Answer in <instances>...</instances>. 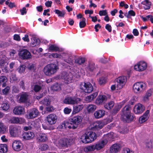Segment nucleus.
Instances as JSON below:
<instances>
[{
  "instance_id": "nucleus-1",
  "label": "nucleus",
  "mask_w": 153,
  "mask_h": 153,
  "mask_svg": "<svg viewBox=\"0 0 153 153\" xmlns=\"http://www.w3.org/2000/svg\"><path fill=\"white\" fill-rule=\"evenodd\" d=\"M121 119L124 122L129 123L134 119V115L131 113L130 105L126 106L121 110Z\"/></svg>"
},
{
  "instance_id": "nucleus-2",
  "label": "nucleus",
  "mask_w": 153,
  "mask_h": 153,
  "mask_svg": "<svg viewBox=\"0 0 153 153\" xmlns=\"http://www.w3.org/2000/svg\"><path fill=\"white\" fill-rule=\"evenodd\" d=\"M97 137L95 133L90 131L83 134L80 138L81 141L83 143H87L94 141Z\"/></svg>"
},
{
  "instance_id": "nucleus-3",
  "label": "nucleus",
  "mask_w": 153,
  "mask_h": 153,
  "mask_svg": "<svg viewBox=\"0 0 153 153\" xmlns=\"http://www.w3.org/2000/svg\"><path fill=\"white\" fill-rule=\"evenodd\" d=\"M58 69V67L56 65L51 64L45 66L43 71L45 75L50 76L56 73Z\"/></svg>"
},
{
  "instance_id": "nucleus-4",
  "label": "nucleus",
  "mask_w": 153,
  "mask_h": 153,
  "mask_svg": "<svg viewBox=\"0 0 153 153\" xmlns=\"http://www.w3.org/2000/svg\"><path fill=\"white\" fill-rule=\"evenodd\" d=\"M79 88L82 92L90 93L93 90V86L90 82H84L81 83Z\"/></svg>"
},
{
  "instance_id": "nucleus-5",
  "label": "nucleus",
  "mask_w": 153,
  "mask_h": 153,
  "mask_svg": "<svg viewBox=\"0 0 153 153\" xmlns=\"http://www.w3.org/2000/svg\"><path fill=\"white\" fill-rule=\"evenodd\" d=\"M81 101V99L79 98H76L71 97H66L63 100L64 104L68 105H74L77 104Z\"/></svg>"
},
{
  "instance_id": "nucleus-6",
  "label": "nucleus",
  "mask_w": 153,
  "mask_h": 153,
  "mask_svg": "<svg viewBox=\"0 0 153 153\" xmlns=\"http://www.w3.org/2000/svg\"><path fill=\"white\" fill-rule=\"evenodd\" d=\"M73 74L71 72H63L62 73L61 77L64 80L65 83H68L72 82L73 81Z\"/></svg>"
},
{
  "instance_id": "nucleus-7",
  "label": "nucleus",
  "mask_w": 153,
  "mask_h": 153,
  "mask_svg": "<svg viewBox=\"0 0 153 153\" xmlns=\"http://www.w3.org/2000/svg\"><path fill=\"white\" fill-rule=\"evenodd\" d=\"M19 57L22 59H28L31 57V55L30 52L27 49H22L18 53Z\"/></svg>"
},
{
  "instance_id": "nucleus-8",
  "label": "nucleus",
  "mask_w": 153,
  "mask_h": 153,
  "mask_svg": "<svg viewBox=\"0 0 153 153\" xmlns=\"http://www.w3.org/2000/svg\"><path fill=\"white\" fill-rule=\"evenodd\" d=\"M126 78L125 76H121L115 79V83L117 85V90L121 89L125 84L126 81Z\"/></svg>"
},
{
  "instance_id": "nucleus-9",
  "label": "nucleus",
  "mask_w": 153,
  "mask_h": 153,
  "mask_svg": "<svg viewBox=\"0 0 153 153\" xmlns=\"http://www.w3.org/2000/svg\"><path fill=\"white\" fill-rule=\"evenodd\" d=\"M145 86L144 83L143 82H137L133 85V91L135 93H140L143 91V88Z\"/></svg>"
},
{
  "instance_id": "nucleus-10",
  "label": "nucleus",
  "mask_w": 153,
  "mask_h": 153,
  "mask_svg": "<svg viewBox=\"0 0 153 153\" xmlns=\"http://www.w3.org/2000/svg\"><path fill=\"white\" fill-rule=\"evenodd\" d=\"M82 118L81 117L77 116L73 117L69 119V122L73 125L74 129L76 128L79 124H80L82 122Z\"/></svg>"
},
{
  "instance_id": "nucleus-11",
  "label": "nucleus",
  "mask_w": 153,
  "mask_h": 153,
  "mask_svg": "<svg viewBox=\"0 0 153 153\" xmlns=\"http://www.w3.org/2000/svg\"><path fill=\"white\" fill-rule=\"evenodd\" d=\"M38 114L39 111L38 110L35 108H33L28 111L26 115V117L27 119H33L36 117Z\"/></svg>"
},
{
  "instance_id": "nucleus-12",
  "label": "nucleus",
  "mask_w": 153,
  "mask_h": 153,
  "mask_svg": "<svg viewBox=\"0 0 153 153\" xmlns=\"http://www.w3.org/2000/svg\"><path fill=\"white\" fill-rule=\"evenodd\" d=\"M21 129L20 128L17 126L11 127L10 128V134L13 137H16L20 134Z\"/></svg>"
},
{
  "instance_id": "nucleus-13",
  "label": "nucleus",
  "mask_w": 153,
  "mask_h": 153,
  "mask_svg": "<svg viewBox=\"0 0 153 153\" xmlns=\"http://www.w3.org/2000/svg\"><path fill=\"white\" fill-rule=\"evenodd\" d=\"M12 148L15 151L19 152L22 149V144L19 140H15L13 143Z\"/></svg>"
},
{
  "instance_id": "nucleus-14",
  "label": "nucleus",
  "mask_w": 153,
  "mask_h": 153,
  "mask_svg": "<svg viewBox=\"0 0 153 153\" xmlns=\"http://www.w3.org/2000/svg\"><path fill=\"white\" fill-rule=\"evenodd\" d=\"M107 143V140L105 139L100 141L93 145L94 150H100L103 148Z\"/></svg>"
},
{
  "instance_id": "nucleus-15",
  "label": "nucleus",
  "mask_w": 153,
  "mask_h": 153,
  "mask_svg": "<svg viewBox=\"0 0 153 153\" xmlns=\"http://www.w3.org/2000/svg\"><path fill=\"white\" fill-rule=\"evenodd\" d=\"M146 64L144 62H140L134 66V69L137 71H142L146 68Z\"/></svg>"
},
{
  "instance_id": "nucleus-16",
  "label": "nucleus",
  "mask_w": 153,
  "mask_h": 153,
  "mask_svg": "<svg viewBox=\"0 0 153 153\" xmlns=\"http://www.w3.org/2000/svg\"><path fill=\"white\" fill-rule=\"evenodd\" d=\"M108 99L107 97L104 95H99L96 100V103L98 105H102L104 104Z\"/></svg>"
},
{
  "instance_id": "nucleus-17",
  "label": "nucleus",
  "mask_w": 153,
  "mask_h": 153,
  "mask_svg": "<svg viewBox=\"0 0 153 153\" xmlns=\"http://www.w3.org/2000/svg\"><path fill=\"white\" fill-rule=\"evenodd\" d=\"M145 110V107L142 104L138 103L135 105L134 108V111L135 114H141Z\"/></svg>"
},
{
  "instance_id": "nucleus-18",
  "label": "nucleus",
  "mask_w": 153,
  "mask_h": 153,
  "mask_svg": "<svg viewBox=\"0 0 153 153\" xmlns=\"http://www.w3.org/2000/svg\"><path fill=\"white\" fill-rule=\"evenodd\" d=\"M0 109L4 111H7L9 108L10 104L9 102L5 100L1 101L0 102Z\"/></svg>"
},
{
  "instance_id": "nucleus-19",
  "label": "nucleus",
  "mask_w": 153,
  "mask_h": 153,
  "mask_svg": "<svg viewBox=\"0 0 153 153\" xmlns=\"http://www.w3.org/2000/svg\"><path fill=\"white\" fill-rule=\"evenodd\" d=\"M9 122L11 123H19L22 124L25 122V119L22 118H19L17 117H13L9 120Z\"/></svg>"
},
{
  "instance_id": "nucleus-20",
  "label": "nucleus",
  "mask_w": 153,
  "mask_h": 153,
  "mask_svg": "<svg viewBox=\"0 0 153 153\" xmlns=\"http://www.w3.org/2000/svg\"><path fill=\"white\" fill-rule=\"evenodd\" d=\"M57 119L56 116L54 114H51L48 116L47 120L48 123L50 125L55 124Z\"/></svg>"
},
{
  "instance_id": "nucleus-21",
  "label": "nucleus",
  "mask_w": 153,
  "mask_h": 153,
  "mask_svg": "<svg viewBox=\"0 0 153 153\" xmlns=\"http://www.w3.org/2000/svg\"><path fill=\"white\" fill-rule=\"evenodd\" d=\"M25 112L24 108L21 106H17L13 110V113L16 115L23 114Z\"/></svg>"
},
{
  "instance_id": "nucleus-22",
  "label": "nucleus",
  "mask_w": 153,
  "mask_h": 153,
  "mask_svg": "<svg viewBox=\"0 0 153 153\" xmlns=\"http://www.w3.org/2000/svg\"><path fill=\"white\" fill-rule=\"evenodd\" d=\"M70 140L67 138H62L60 139L58 144L61 147L68 146L70 145Z\"/></svg>"
},
{
  "instance_id": "nucleus-23",
  "label": "nucleus",
  "mask_w": 153,
  "mask_h": 153,
  "mask_svg": "<svg viewBox=\"0 0 153 153\" xmlns=\"http://www.w3.org/2000/svg\"><path fill=\"white\" fill-rule=\"evenodd\" d=\"M120 146L119 144H114L110 148L111 153H117L120 150Z\"/></svg>"
},
{
  "instance_id": "nucleus-24",
  "label": "nucleus",
  "mask_w": 153,
  "mask_h": 153,
  "mask_svg": "<svg viewBox=\"0 0 153 153\" xmlns=\"http://www.w3.org/2000/svg\"><path fill=\"white\" fill-rule=\"evenodd\" d=\"M34 137V134L33 132L28 131L25 132L23 134V137L26 140H30L33 139Z\"/></svg>"
},
{
  "instance_id": "nucleus-25",
  "label": "nucleus",
  "mask_w": 153,
  "mask_h": 153,
  "mask_svg": "<svg viewBox=\"0 0 153 153\" xmlns=\"http://www.w3.org/2000/svg\"><path fill=\"white\" fill-rule=\"evenodd\" d=\"M149 111L147 110L144 114L140 117L139 119V122L140 123H143L146 121L149 118Z\"/></svg>"
},
{
  "instance_id": "nucleus-26",
  "label": "nucleus",
  "mask_w": 153,
  "mask_h": 153,
  "mask_svg": "<svg viewBox=\"0 0 153 153\" xmlns=\"http://www.w3.org/2000/svg\"><path fill=\"white\" fill-rule=\"evenodd\" d=\"M105 111L104 110H100L97 111L94 114V117L97 119L102 117L105 115Z\"/></svg>"
},
{
  "instance_id": "nucleus-27",
  "label": "nucleus",
  "mask_w": 153,
  "mask_h": 153,
  "mask_svg": "<svg viewBox=\"0 0 153 153\" xmlns=\"http://www.w3.org/2000/svg\"><path fill=\"white\" fill-rule=\"evenodd\" d=\"M37 139L39 142H44L47 140V136L45 133H40L37 136Z\"/></svg>"
},
{
  "instance_id": "nucleus-28",
  "label": "nucleus",
  "mask_w": 153,
  "mask_h": 153,
  "mask_svg": "<svg viewBox=\"0 0 153 153\" xmlns=\"http://www.w3.org/2000/svg\"><path fill=\"white\" fill-rule=\"evenodd\" d=\"M98 93L97 92L94 93L88 96L85 98V100L87 102H91L97 96Z\"/></svg>"
},
{
  "instance_id": "nucleus-29",
  "label": "nucleus",
  "mask_w": 153,
  "mask_h": 153,
  "mask_svg": "<svg viewBox=\"0 0 153 153\" xmlns=\"http://www.w3.org/2000/svg\"><path fill=\"white\" fill-rule=\"evenodd\" d=\"M84 106L83 105H77L74 106L72 113L76 114L78 113L83 108Z\"/></svg>"
},
{
  "instance_id": "nucleus-30",
  "label": "nucleus",
  "mask_w": 153,
  "mask_h": 153,
  "mask_svg": "<svg viewBox=\"0 0 153 153\" xmlns=\"http://www.w3.org/2000/svg\"><path fill=\"white\" fill-rule=\"evenodd\" d=\"M141 4L145 10H148L150 8L151 3L148 0H145L142 2Z\"/></svg>"
},
{
  "instance_id": "nucleus-31",
  "label": "nucleus",
  "mask_w": 153,
  "mask_h": 153,
  "mask_svg": "<svg viewBox=\"0 0 153 153\" xmlns=\"http://www.w3.org/2000/svg\"><path fill=\"white\" fill-rule=\"evenodd\" d=\"M7 81V78L5 76H0V86L2 85V87H5Z\"/></svg>"
},
{
  "instance_id": "nucleus-32",
  "label": "nucleus",
  "mask_w": 153,
  "mask_h": 153,
  "mask_svg": "<svg viewBox=\"0 0 153 153\" xmlns=\"http://www.w3.org/2000/svg\"><path fill=\"white\" fill-rule=\"evenodd\" d=\"M28 95L26 93L22 94L20 96L19 101L21 102H25L27 101Z\"/></svg>"
},
{
  "instance_id": "nucleus-33",
  "label": "nucleus",
  "mask_w": 153,
  "mask_h": 153,
  "mask_svg": "<svg viewBox=\"0 0 153 153\" xmlns=\"http://www.w3.org/2000/svg\"><path fill=\"white\" fill-rule=\"evenodd\" d=\"M62 128H68L69 129H75L74 128L73 125L71 123V122L69 123L68 122H65L62 123L61 125Z\"/></svg>"
},
{
  "instance_id": "nucleus-34",
  "label": "nucleus",
  "mask_w": 153,
  "mask_h": 153,
  "mask_svg": "<svg viewBox=\"0 0 153 153\" xmlns=\"http://www.w3.org/2000/svg\"><path fill=\"white\" fill-rule=\"evenodd\" d=\"M104 126V123L101 121H97L94 124V128L97 129L102 128Z\"/></svg>"
},
{
  "instance_id": "nucleus-35",
  "label": "nucleus",
  "mask_w": 153,
  "mask_h": 153,
  "mask_svg": "<svg viewBox=\"0 0 153 153\" xmlns=\"http://www.w3.org/2000/svg\"><path fill=\"white\" fill-rule=\"evenodd\" d=\"M64 61L70 65H73L72 56L68 54H66Z\"/></svg>"
},
{
  "instance_id": "nucleus-36",
  "label": "nucleus",
  "mask_w": 153,
  "mask_h": 153,
  "mask_svg": "<svg viewBox=\"0 0 153 153\" xmlns=\"http://www.w3.org/2000/svg\"><path fill=\"white\" fill-rule=\"evenodd\" d=\"M96 106L94 105H89L87 107V110L89 113L93 112L96 109Z\"/></svg>"
},
{
  "instance_id": "nucleus-37",
  "label": "nucleus",
  "mask_w": 153,
  "mask_h": 153,
  "mask_svg": "<svg viewBox=\"0 0 153 153\" xmlns=\"http://www.w3.org/2000/svg\"><path fill=\"white\" fill-rule=\"evenodd\" d=\"M114 102L113 101H111L105 104L104 105V107L105 109L107 110H110L114 106Z\"/></svg>"
},
{
  "instance_id": "nucleus-38",
  "label": "nucleus",
  "mask_w": 153,
  "mask_h": 153,
  "mask_svg": "<svg viewBox=\"0 0 153 153\" xmlns=\"http://www.w3.org/2000/svg\"><path fill=\"white\" fill-rule=\"evenodd\" d=\"M7 151V146L6 144H1L0 146V152L1 153H5Z\"/></svg>"
},
{
  "instance_id": "nucleus-39",
  "label": "nucleus",
  "mask_w": 153,
  "mask_h": 153,
  "mask_svg": "<svg viewBox=\"0 0 153 153\" xmlns=\"http://www.w3.org/2000/svg\"><path fill=\"white\" fill-rule=\"evenodd\" d=\"M141 18L145 22L148 21L149 20V18H150V21L152 23H153V16L151 15H148L145 17H141Z\"/></svg>"
},
{
  "instance_id": "nucleus-40",
  "label": "nucleus",
  "mask_w": 153,
  "mask_h": 153,
  "mask_svg": "<svg viewBox=\"0 0 153 153\" xmlns=\"http://www.w3.org/2000/svg\"><path fill=\"white\" fill-rule=\"evenodd\" d=\"M32 44L34 46L37 45L40 42V40L38 38L36 37H33L31 39Z\"/></svg>"
},
{
  "instance_id": "nucleus-41",
  "label": "nucleus",
  "mask_w": 153,
  "mask_h": 153,
  "mask_svg": "<svg viewBox=\"0 0 153 153\" xmlns=\"http://www.w3.org/2000/svg\"><path fill=\"white\" fill-rule=\"evenodd\" d=\"M54 11L57 14L59 17H63L65 13L64 11H61L58 10H55Z\"/></svg>"
},
{
  "instance_id": "nucleus-42",
  "label": "nucleus",
  "mask_w": 153,
  "mask_h": 153,
  "mask_svg": "<svg viewBox=\"0 0 153 153\" xmlns=\"http://www.w3.org/2000/svg\"><path fill=\"white\" fill-rule=\"evenodd\" d=\"M84 150L86 152H88L94 151L95 150L93 145H92L90 146L85 147L84 149Z\"/></svg>"
},
{
  "instance_id": "nucleus-43",
  "label": "nucleus",
  "mask_w": 153,
  "mask_h": 153,
  "mask_svg": "<svg viewBox=\"0 0 153 153\" xmlns=\"http://www.w3.org/2000/svg\"><path fill=\"white\" fill-rule=\"evenodd\" d=\"M51 89L54 91H57L60 90L61 87L59 84L56 83L51 87Z\"/></svg>"
},
{
  "instance_id": "nucleus-44",
  "label": "nucleus",
  "mask_w": 153,
  "mask_h": 153,
  "mask_svg": "<svg viewBox=\"0 0 153 153\" xmlns=\"http://www.w3.org/2000/svg\"><path fill=\"white\" fill-rule=\"evenodd\" d=\"M6 126L4 123L0 122V133L4 134L6 131Z\"/></svg>"
},
{
  "instance_id": "nucleus-45",
  "label": "nucleus",
  "mask_w": 153,
  "mask_h": 153,
  "mask_svg": "<svg viewBox=\"0 0 153 153\" xmlns=\"http://www.w3.org/2000/svg\"><path fill=\"white\" fill-rule=\"evenodd\" d=\"M75 61L76 63L79 64H81L85 62V58L81 57H78L75 59Z\"/></svg>"
},
{
  "instance_id": "nucleus-46",
  "label": "nucleus",
  "mask_w": 153,
  "mask_h": 153,
  "mask_svg": "<svg viewBox=\"0 0 153 153\" xmlns=\"http://www.w3.org/2000/svg\"><path fill=\"white\" fill-rule=\"evenodd\" d=\"M42 102L43 104L48 106L50 105L51 101L48 98H44Z\"/></svg>"
},
{
  "instance_id": "nucleus-47",
  "label": "nucleus",
  "mask_w": 153,
  "mask_h": 153,
  "mask_svg": "<svg viewBox=\"0 0 153 153\" xmlns=\"http://www.w3.org/2000/svg\"><path fill=\"white\" fill-rule=\"evenodd\" d=\"M86 19L84 18H82V19L81 21H80L79 23V26L80 28H82L84 27L86 25Z\"/></svg>"
},
{
  "instance_id": "nucleus-48",
  "label": "nucleus",
  "mask_w": 153,
  "mask_h": 153,
  "mask_svg": "<svg viewBox=\"0 0 153 153\" xmlns=\"http://www.w3.org/2000/svg\"><path fill=\"white\" fill-rule=\"evenodd\" d=\"M121 108V106L120 105H117L115 106L112 111L113 114H115L117 113Z\"/></svg>"
},
{
  "instance_id": "nucleus-49",
  "label": "nucleus",
  "mask_w": 153,
  "mask_h": 153,
  "mask_svg": "<svg viewBox=\"0 0 153 153\" xmlns=\"http://www.w3.org/2000/svg\"><path fill=\"white\" fill-rule=\"evenodd\" d=\"M95 68V64L93 63H91L89 64L87 67V69L91 71H93Z\"/></svg>"
},
{
  "instance_id": "nucleus-50",
  "label": "nucleus",
  "mask_w": 153,
  "mask_h": 153,
  "mask_svg": "<svg viewBox=\"0 0 153 153\" xmlns=\"http://www.w3.org/2000/svg\"><path fill=\"white\" fill-rule=\"evenodd\" d=\"M10 89V88L9 86H7L5 88L2 89V91L3 94L4 95H7L9 93Z\"/></svg>"
},
{
  "instance_id": "nucleus-51",
  "label": "nucleus",
  "mask_w": 153,
  "mask_h": 153,
  "mask_svg": "<svg viewBox=\"0 0 153 153\" xmlns=\"http://www.w3.org/2000/svg\"><path fill=\"white\" fill-rule=\"evenodd\" d=\"M51 51H59V48L57 46L54 45H51L49 48Z\"/></svg>"
},
{
  "instance_id": "nucleus-52",
  "label": "nucleus",
  "mask_w": 153,
  "mask_h": 153,
  "mask_svg": "<svg viewBox=\"0 0 153 153\" xmlns=\"http://www.w3.org/2000/svg\"><path fill=\"white\" fill-rule=\"evenodd\" d=\"M146 146L149 148H152L153 146V144L151 140H148L146 143Z\"/></svg>"
},
{
  "instance_id": "nucleus-53",
  "label": "nucleus",
  "mask_w": 153,
  "mask_h": 153,
  "mask_svg": "<svg viewBox=\"0 0 153 153\" xmlns=\"http://www.w3.org/2000/svg\"><path fill=\"white\" fill-rule=\"evenodd\" d=\"M25 69V68L24 65H21L18 68L17 70L19 73H22L24 71Z\"/></svg>"
},
{
  "instance_id": "nucleus-54",
  "label": "nucleus",
  "mask_w": 153,
  "mask_h": 153,
  "mask_svg": "<svg viewBox=\"0 0 153 153\" xmlns=\"http://www.w3.org/2000/svg\"><path fill=\"white\" fill-rule=\"evenodd\" d=\"M106 81V79L105 78L102 77L100 78L99 82L100 84L102 85L104 84Z\"/></svg>"
},
{
  "instance_id": "nucleus-55",
  "label": "nucleus",
  "mask_w": 153,
  "mask_h": 153,
  "mask_svg": "<svg viewBox=\"0 0 153 153\" xmlns=\"http://www.w3.org/2000/svg\"><path fill=\"white\" fill-rule=\"evenodd\" d=\"M29 126L31 129L36 127V124L35 121H31L29 123Z\"/></svg>"
},
{
  "instance_id": "nucleus-56",
  "label": "nucleus",
  "mask_w": 153,
  "mask_h": 153,
  "mask_svg": "<svg viewBox=\"0 0 153 153\" xmlns=\"http://www.w3.org/2000/svg\"><path fill=\"white\" fill-rule=\"evenodd\" d=\"M41 88L40 86L38 85H35L33 88V90L36 92L39 91Z\"/></svg>"
},
{
  "instance_id": "nucleus-57",
  "label": "nucleus",
  "mask_w": 153,
  "mask_h": 153,
  "mask_svg": "<svg viewBox=\"0 0 153 153\" xmlns=\"http://www.w3.org/2000/svg\"><path fill=\"white\" fill-rule=\"evenodd\" d=\"M71 111V109L68 107L65 108L64 110V112L65 114H69Z\"/></svg>"
},
{
  "instance_id": "nucleus-58",
  "label": "nucleus",
  "mask_w": 153,
  "mask_h": 153,
  "mask_svg": "<svg viewBox=\"0 0 153 153\" xmlns=\"http://www.w3.org/2000/svg\"><path fill=\"white\" fill-rule=\"evenodd\" d=\"M99 14L100 16H105L107 15L106 10H100L99 11Z\"/></svg>"
},
{
  "instance_id": "nucleus-59",
  "label": "nucleus",
  "mask_w": 153,
  "mask_h": 153,
  "mask_svg": "<svg viewBox=\"0 0 153 153\" xmlns=\"http://www.w3.org/2000/svg\"><path fill=\"white\" fill-rule=\"evenodd\" d=\"M12 91L13 92L16 93H18L19 90L18 87L16 86H13Z\"/></svg>"
},
{
  "instance_id": "nucleus-60",
  "label": "nucleus",
  "mask_w": 153,
  "mask_h": 153,
  "mask_svg": "<svg viewBox=\"0 0 153 153\" xmlns=\"http://www.w3.org/2000/svg\"><path fill=\"white\" fill-rule=\"evenodd\" d=\"M123 153H134L132 151H131L130 149L128 148H124L123 150Z\"/></svg>"
},
{
  "instance_id": "nucleus-61",
  "label": "nucleus",
  "mask_w": 153,
  "mask_h": 153,
  "mask_svg": "<svg viewBox=\"0 0 153 153\" xmlns=\"http://www.w3.org/2000/svg\"><path fill=\"white\" fill-rule=\"evenodd\" d=\"M41 150L42 151H45L46 150L48 147V145L46 144H43L41 145L40 147Z\"/></svg>"
},
{
  "instance_id": "nucleus-62",
  "label": "nucleus",
  "mask_w": 153,
  "mask_h": 153,
  "mask_svg": "<svg viewBox=\"0 0 153 153\" xmlns=\"http://www.w3.org/2000/svg\"><path fill=\"white\" fill-rule=\"evenodd\" d=\"M13 39L18 41H20L21 40L20 36L18 34H15L13 36Z\"/></svg>"
},
{
  "instance_id": "nucleus-63",
  "label": "nucleus",
  "mask_w": 153,
  "mask_h": 153,
  "mask_svg": "<svg viewBox=\"0 0 153 153\" xmlns=\"http://www.w3.org/2000/svg\"><path fill=\"white\" fill-rule=\"evenodd\" d=\"M22 39L25 41L28 42L30 41L29 36L28 35L25 34L24 37H22Z\"/></svg>"
},
{
  "instance_id": "nucleus-64",
  "label": "nucleus",
  "mask_w": 153,
  "mask_h": 153,
  "mask_svg": "<svg viewBox=\"0 0 153 153\" xmlns=\"http://www.w3.org/2000/svg\"><path fill=\"white\" fill-rule=\"evenodd\" d=\"M105 28L109 32H110L111 31V26L109 24H106L105 26Z\"/></svg>"
}]
</instances>
